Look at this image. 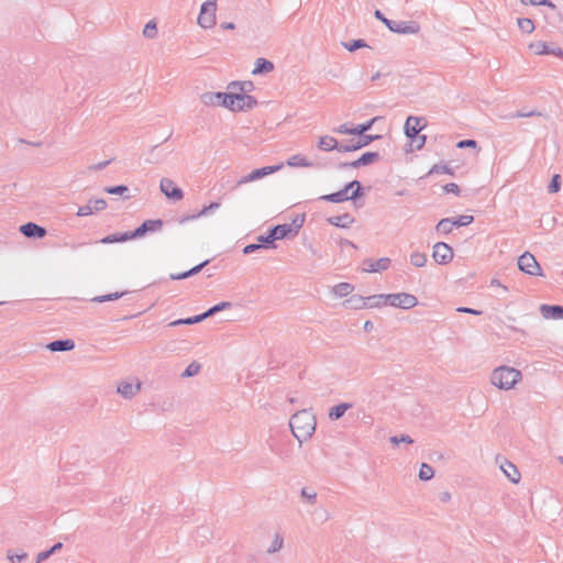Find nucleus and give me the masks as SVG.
Instances as JSON below:
<instances>
[{
  "label": "nucleus",
  "mask_w": 563,
  "mask_h": 563,
  "mask_svg": "<svg viewBox=\"0 0 563 563\" xmlns=\"http://www.w3.org/2000/svg\"><path fill=\"white\" fill-rule=\"evenodd\" d=\"M289 427L294 437L301 443L313 434L316 430V417L309 410H300L291 416Z\"/></svg>",
  "instance_id": "nucleus-1"
},
{
  "label": "nucleus",
  "mask_w": 563,
  "mask_h": 563,
  "mask_svg": "<svg viewBox=\"0 0 563 563\" xmlns=\"http://www.w3.org/2000/svg\"><path fill=\"white\" fill-rule=\"evenodd\" d=\"M521 378L522 374L520 371L509 366H499L493 371L490 383L499 389L509 390L514 388Z\"/></svg>",
  "instance_id": "nucleus-2"
},
{
  "label": "nucleus",
  "mask_w": 563,
  "mask_h": 563,
  "mask_svg": "<svg viewBox=\"0 0 563 563\" xmlns=\"http://www.w3.org/2000/svg\"><path fill=\"white\" fill-rule=\"evenodd\" d=\"M362 196H363V186H362L361 181L354 179V180L347 183L343 187V189H341L336 192L323 195L319 199L328 201V202L341 203L346 200L356 201Z\"/></svg>",
  "instance_id": "nucleus-3"
},
{
  "label": "nucleus",
  "mask_w": 563,
  "mask_h": 563,
  "mask_svg": "<svg viewBox=\"0 0 563 563\" xmlns=\"http://www.w3.org/2000/svg\"><path fill=\"white\" fill-rule=\"evenodd\" d=\"M217 0H207L202 3L198 24L203 29H211L216 25Z\"/></svg>",
  "instance_id": "nucleus-4"
},
{
  "label": "nucleus",
  "mask_w": 563,
  "mask_h": 563,
  "mask_svg": "<svg viewBox=\"0 0 563 563\" xmlns=\"http://www.w3.org/2000/svg\"><path fill=\"white\" fill-rule=\"evenodd\" d=\"M200 100L206 106H220L229 109L232 106V91L229 92H203L200 96Z\"/></svg>",
  "instance_id": "nucleus-5"
},
{
  "label": "nucleus",
  "mask_w": 563,
  "mask_h": 563,
  "mask_svg": "<svg viewBox=\"0 0 563 563\" xmlns=\"http://www.w3.org/2000/svg\"><path fill=\"white\" fill-rule=\"evenodd\" d=\"M257 103L255 97L251 95L232 91V106L229 107V110L233 112L247 111L255 108Z\"/></svg>",
  "instance_id": "nucleus-6"
},
{
  "label": "nucleus",
  "mask_w": 563,
  "mask_h": 563,
  "mask_svg": "<svg viewBox=\"0 0 563 563\" xmlns=\"http://www.w3.org/2000/svg\"><path fill=\"white\" fill-rule=\"evenodd\" d=\"M386 299L388 305L400 309H410L418 305V298L408 292L386 294Z\"/></svg>",
  "instance_id": "nucleus-7"
},
{
  "label": "nucleus",
  "mask_w": 563,
  "mask_h": 563,
  "mask_svg": "<svg viewBox=\"0 0 563 563\" xmlns=\"http://www.w3.org/2000/svg\"><path fill=\"white\" fill-rule=\"evenodd\" d=\"M518 267L521 272L531 276L543 275L540 264L537 262L536 257L529 252H525L521 256H519Z\"/></svg>",
  "instance_id": "nucleus-8"
},
{
  "label": "nucleus",
  "mask_w": 563,
  "mask_h": 563,
  "mask_svg": "<svg viewBox=\"0 0 563 563\" xmlns=\"http://www.w3.org/2000/svg\"><path fill=\"white\" fill-rule=\"evenodd\" d=\"M163 220L161 219H148L145 220L133 231H130L131 238L139 239L144 236L147 233L157 232L163 228Z\"/></svg>",
  "instance_id": "nucleus-9"
},
{
  "label": "nucleus",
  "mask_w": 563,
  "mask_h": 563,
  "mask_svg": "<svg viewBox=\"0 0 563 563\" xmlns=\"http://www.w3.org/2000/svg\"><path fill=\"white\" fill-rule=\"evenodd\" d=\"M283 166H284L283 163H280L278 165H272V166L256 168V169L252 170L250 174H247L246 176L242 177L236 183V186H241L246 183L258 180L267 175L278 172Z\"/></svg>",
  "instance_id": "nucleus-10"
},
{
  "label": "nucleus",
  "mask_w": 563,
  "mask_h": 563,
  "mask_svg": "<svg viewBox=\"0 0 563 563\" xmlns=\"http://www.w3.org/2000/svg\"><path fill=\"white\" fill-rule=\"evenodd\" d=\"M424 118L409 115L405 123V134L415 143L418 136H421L419 133L426 126V123L422 124Z\"/></svg>",
  "instance_id": "nucleus-11"
},
{
  "label": "nucleus",
  "mask_w": 563,
  "mask_h": 563,
  "mask_svg": "<svg viewBox=\"0 0 563 563\" xmlns=\"http://www.w3.org/2000/svg\"><path fill=\"white\" fill-rule=\"evenodd\" d=\"M387 27L389 31L397 34H417L420 31V25L416 21L391 20L387 23Z\"/></svg>",
  "instance_id": "nucleus-12"
},
{
  "label": "nucleus",
  "mask_w": 563,
  "mask_h": 563,
  "mask_svg": "<svg viewBox=\"0 0 563 563\" xmlns=\"http://www.w3.org/2000/svg\"><path fill=\"white\" fill-rule=\"evenodd\" d=\"M453 250L444 242H438L433 246L432 257L435 263L445 265L453 258Z\"/></svg>",
  "instance_id": "nucleus-13"
},
{
  "label": "nucleus",
  "mask_w": 563,
  "mask_h": 563,
  "mask_svg": "<svg viewBox=\"0 0 563 563\" xmlns=\"http://www.w3.org/2000/svg\"><path fill=\"white\" fill-rule=\"evenodd\" d=\"M380 156L378 152H365L357 159L350 163H340L338 168H360L362 166L371 165L377 161H379Z\"/></svg>",
  "instance_id": "nucleus-14"
},
{
  "label": "nucleus",
  "mask_w": 563,
  "mask_h": 563,
  "mask_svg": "<svg viewBox=\"0 0 563 563\" xmlns=\"http://www.w3.org/2000/svg\"><path fill=\"white\" fill-rule=\"evenodd\" d=\"M162 192L172 200H180L184 197L181 188H179L172 179L162 178L159 184Z\"/></svg>",
  "instance_id": "nucleus-15"
},
{
  "label": "nucleus",
  "mask_w": 563,
  "mask_h": 563,
  "mask_svg": "<svg viewBox=\"0 0 563 563\" xmlns=\"http://www.w3.org/2000/svg\"><path fill=\"white\" fill-rule=\"evenodd\" d=\"M107 201L102 198L90 199L87 205L79 207L77 211L78 217H87L95 212L102 211L107 208Z\"/></svg>",
  "instance_id": "nucleus-16"
},
{
  "label": "nucleus",
  "mask_w": 563,
  "mask_h": 563,
  "mask_svg": "<svg viewBox=\"0 0 563 563\" xmlns=\"http://www.w3.org/2000/svg\"><path fill=\"white\" fill-rule=\"evenodd\" d=\"M20 232L29 239H43L47 231L35 222H27L20 227Z\"/></svg>",
  "instance_id": "nucleus-17"
},
{
  "label": "nucleus",
  "mask_w": 563,
  "mask_h": 563,
  "mask_svg": "<svg viewBox=\"0 0 563 563\" xmlns=\"http://www.w3.org/2000/svg\"><path fill=\"white\" fill-rule=\"evenodd\" d=\"M537 55L552 54L563 58V49L560 47L551 48L545 42L537 41L529 46Z\"/></svg>",
  "instance_id": "nucleus-18"
},
{
  "label": "nucleus",
  "mask_w": 563,
  "mask_h": 563,
  "mask_svg": "<svg viewBox=\"0 0 563 563\" xmlns=\"http://www.w3.org/2000/svg\"><path fill=\"white\" fill-rule=\"evenodd\" d=\"M540 312L544 319H563V306L560 305H541Z\"/></svg>",
  "instance_id": "nucleus-19"
},
{
  "label": "nucleus",
  "mask_w": 563,
  "mask_h": 563,
  "mask_svg": "<svg viewBox=\"0 0 563 563\" xmlns=\"http://www.w3.org/2000/svg\"><path fill=\"white\" fill-rule=\"evenodd\" d=\"M46 347L51 352H68L74 350L75 342L71 339H60L49 342Z\"/></svg>",
  "instance_id": "nucleus-20"
},
{
  "label": "nucleus",
  "mask_w": 563,
  "mask_h": 563,
  "mask_svg": "<svg viewBox=\"0 0 563 563\" xmlns=\"http://www.w3.org/2000/svg\"><path fill=\"white\" fill-rule=\"evenodd\" d=\"M500 468L501 471L504 472V474L506 475V477L514 484H517L519 483L520 481V472L519 470L517 468V466L505 460L501 464H500Z\"/></svg>",
  "instance_id": "nucleus-21"
},
{
  "label": "nucleus",
  "mask_w": 563,
  "mask_h": 563,
  "mask_svg": "<svg viewBox=\"0 0 563 563\" xmlns=\"http://www.w3.org/2000/svg\"><path fill=\"white\" fill-rule=\"evenodd\" d=\"M327 221L334 227L345 229L350 228L354 223L355 219L346 212L341 216L330 217Z\"/></svg>",
  "instance_id": "nucleus-22"
},
{
  "label": "nucleus",
  "mask_w": 563,
  "mask_h": 563,
  "mask_svg": "<svg viewBox=\"0 0 563 563\" xmlns=\"http://www.w3.org/2000/svg\"><path fill=\"white\" fill-rule=\"evenodd\" d=\"M318 148L324 152H330L333 150H339V142L336 139L330 135H324L319 137Z\"/></svg>",
  "instance_id": "nucleus-23"
},
{
  "label": "nucleus",
  "mask_w": 563,
  "mask_h": 563,
  "mask_svg": "<svg viewBox=\"0 0 563 563\" xmlns=\"http://www.w3.org/2000/svg\"><path fill=\"white\" fill-rule=\"evenodd\" d=\"M290 227L291 225H288V223L277 224V225L272 227L268 231L276 242L277 240H283V239L287 238L288 235H291Z\"/></svg>",
  "instance_id": "nucleus-24"
},
{
  "label": "nucleus",
  "mask_w": 563,
  "mask_h": 563,
  "mask_svg": "<svg viewBox=\"0 0 563 563\" xmlns=\"http://www.w3.org/2000/svg\"><path fill=\"white\" fill-rule=\"evenodd\" d=\"M132 240L130 231L109 234L100 240L102 244L122 243Z\"/></svg>",
  "instance_id": "nucleus-25"
},
{
  "label": "nucleus",
  "mask_w": 563,
  "mask_h": 563,
  "mask_svg": "<svg viewBox=\"0 0 563 563\" xmlns=\"http://www.w3.org/2000/svg\"><path fill=\"white\" fill-rule=\"evenodd\" d=\"M353 405L351 402H341L333 406L329 411V418L333 421L341 419L345 412L351 409Z\"/></svg>",
  "instance_id": "nucleus-26"
},
{
  "label": "nucleus",
  "mask_w": 563,
  "mask_h": 563,
  "mask_svg": "<svg viewBox=\"0 0 563 563\" xmlns=\"http://www.w3.org/2000/svg\"><path fill=\"white\" fill-rule=\"evenodd\" d=\"M206 320L203 312L194 317L177 319L172 321L168 327H178V325H191Z\"/></svg>",
  "instance_id": "nucleus-27"
},
{
  "label": "nucleus",
  "mask_w": 563,
  "mask_h": 563,
  "mask_svg": "<svg viewBox=\"0 0 563 563\" xmlns=\"http://www.w3.org/2000/svg\"><path fill=\"white\" fill-rule=\"evenodd\" d=\"M139 389L140 384L122 383L118 386V393L128 399L132 398Z\"/></svg>",
  "instance_id": "nucleus-28"
},
{
  "label": "nucleus",
  "mask_w": 563,
  "mask_h": 563,
  "mask_svg": "<svg viewBox=\"0 0 563 563\" xmlns=\"http://www.w3.org/2000/svg\"><path fill=\"white\" fill-rule=\"evenodd\" d=\"M274 69V64L266 59V58H263V57H260L256 59V63H255V68L253 70V74H264V73H269Z\"/></svg>",
  "instance_id": "nucleus-29"
},
{
  "label": "nucleus",
  "mask_w": 563,
  "mask_h": 563,
  "mask_svg": "<svg viewBox=\"0 0 563 563\" xmlns=\"http://www.w3.org/2000/svg\"><path fill=\"white\" fill-rule=\"evenodd\" d=\"M287 165L290 167H311L313 164L309 162L303 155L296 154L287 159Z\"/></svg>",
  "instance_id": "nucleus-30"
},
{
  "label": "nucleus",
  "mask_w": 563,
  "mask_h": 563,
  "mask_svg": "<svg viewBox=\"0 0 563 563\" xmlns=\"http://www.w3.org/2000/svg\"><path fill=\"white\" fill-rule=\"evenodd\" d=\"M365 301H366V308H379V307L388 303V300L386 299L385 294L365 297Z\"/></svg>",
  "instance_id": "nucleus-31"
},
{
  "label": "nucleus",
  "mask_w": 563,
  "mask_h": 563,
  "mask_svg": "<svg viewBox=\"0 0 563 563\" xmlns=\"http://www.w3.org/2000/svg\"><path fill=\"white\" fill-rule=\"evenodd\" d=\"M453 229V218L441 219L435 225V232L438 234H449Z\"/></svg>",
  "instance_id": "nucleus-32"
},
{
  "label": "nucleus",
  "mask_w": 563,
  "mask_h": 563,
  "mask_svg": "<svg viewBox=\"0 0 563 563\" xmlns=\"http://www.w3.org/2000/svg\"><path fill=\"white\" fill-rule=\"evenodd\" d=\"M103 191L109 195L123 196L125 199L130 198V196L128 195L130 189L125 185L107 186L103 188Z\"/></svg>",
  "instance_id": "nucleus-33"
},
{
  "label": "nucleus",
  "mask_w": 563,
  "mask_h": 563,
  "mask_svg": "<svg viewBox=\"0 0 563 563\" xmlns=\"http://www.w3.org/2000/svg\"><path fill=\"white\" fill-rule=\"evenodd\" d=\"M256 240L260 249H276L275 240L273 239L269 231H267L266 234L258 235Z\"/></svg>",
  "instance_id": "nucleus-34"
},
{
  "label": "nucleus",
  "mask_w": 563,
  "mask_h": 563,
  "mask_svg": "<svg viewBox=\"0 0 563 563\" xmlns=\"http://www.w3.org/2000/svg\"><path fill=\"white\" fill-rule=\"evenodd\" d=\"M346 306L351 309H364L366 308L365 297L361 295H352L346 301Z\"/></svg>",
  "instance_id": "nucleus-35"
},
{
  "label": "nucleus",
  "mask_w": 563,
  "mask_h": 563,
  "mask_svg": "<svg viewBox=\"0 0 563 563\" xmlns=\"http://www.w3.org/2000/svg\"><path fill=\"white\" fill-rule=\"evenodd\" d=\"M380 119H382V117H374V118L354 126L353 131H355V135H363L364 133H366L367 131H369L373 128L375 122H377Z\"/></svg>",
  "instance_id": "nucleus-36"
},
{
  "label": "nucleus",
  "mask_w": 563,
  "mask_h": 563,
  "mask_svg": "<svg viewBox=\"0 0 563 563\" xmlns=\"http://www.w3.org/2000/svg\"><path fill=\"white\" fill-rule=\"evenodd\" d=\"M232 307V303L230 301H221L212 307H210L208 310L203 312L205 318H209L214 316L216 313L227 310Z\"/></svg>",
  "instance_id": "nucleus-37"
},
{
  "label": "nucleus",
  "mask_w": 563,
  "mask_h": 563,
  "mask_svg": "<svg viewBox=\"0 0 563 563\" xmlns=\"http://www.w3.org/2000/svg\"><path fill=\"white\" fill-rule=\"evenodd\" d=\"M334 294L339 297H346L352 294L354 290V286L350 283H339L334 286Z\"/></svg>",
  "instance_id": "nucleus-38"
},
{
  "label": "nucleus",
  "mask_w": 563,
  "mask_h": 563,
  "mask_svg": "<svg viewBox=\"0 0 563 563\" xmlns=\"http://www.w3.org/2000/svg\"><path fill=\"white\" fill-rule=\"evenodd\" d=\"M128 291H117L108 295L97 296L92 298L93 302H106V301H112L122 298L124 295H126Z\"/></svg>",
  "instance_id": "nucleus-39"
},
{
  "label": "nucleus",
  "mask_w": 563,
  "mask_h": 563,
  "mask_svg": "<svg viewBox=\"0 0 563 563\" xmlns=\"http://www.w3.org/2000/svg\"><path fill=\"white\" fill-rule=\"evenodd\" d=\"M235 86H239L240 93H246L247 91H251L254 88L252 81H232L231 84H229L228 89L234 90Z\"/></svg>",
  "instance_id": "nucleus-40"
},
{
  "label": "nucleus",
  "mask_w": 563,
  "mask_h": 563,
  "mask_svg": "<svg viewBox=\"0 0 563 563\" xmlns=\"http://www.w3.org/2000/svg\"><path fill=\"white\" fill-rule=\"evenodd\" d=\"M357 136H358L357 143L360 145V148H363V147L369 145L372 142L382 139V135H379V134L364 133L363 135H357Z\"/></svg>",
  "instance_id": "nucleus-41"
},
{
  "label": "nucleus",
  "mask_w": 563,
  "mask_h": 563,
  "mask_svg": "<svg viewBox=\"0 0 563 563\" xmlns=\"http://www.w3.org/2000/svg\"><path fill=\"white\" fill-rule=\"evenodd\" d=\"M434 476L432 466L427 463H422L419 470V478L423 482L430 481Z\"/></svg>",
  "instance_id": "nucleus-42"
},
{
  "label": "nucleus",
  "mask_w": 563,
  "mask_h": 563,
  "mask_svg": "<svg viewBox=\"0 0 563 563\" xmlns=\"http://www.w3.org/2000/svg\"><path fill=\"white\" fill-rule=\"evenodd\" d=\"M410 263L415 267H423L427 263V255L420 252H413L410 255Z\"/></svg>",
  "instance_id": "nucleus-43"
},
{
  "label": "nucleus",
  "mask_w": 563,
  "mask_h": 563,
  "mask_svg": "<svg viewBox=\"0 0 563 563\" xmlns=\"http://www.w3.org/2000/svg\"><path fill=\"white\" fill-rule=\"evenodd\" d=\"M342 44L344 48L347 49L349 52H355L358 48L367 47L366 42L362 38L352 40L350 42H344Z\"/></svg>",
  "instance_id": "nucleus-44"
},
{
  "label": "nucleus",
  "mask_w": 563,
  "mask_h": 563,
  "mask_svg": "<svg viewBox=\"0 0 563 563\" xmlns=\"http://www.w3.org/2000/svg\"><path fill=\"white\" fill-rule=\"evenodd\" d=\"M518 27L523 32V33H532L533 30H534V24L532 22L531 19H528V18H519L518 19Z\"/></svg>",
  "instance_id": "nucleus-45"
},
{
  "label": "nucleus",
  "mask_w": 563,
  "mask_h": 563,
  "mask_svg": "<svg viewBox=\"0 0 563 563\" xmlns=\"http://www.w3.org/2000/svg\"><path fill=\"white\" fill-rule=\"evenodd\" d=\"M358 150H361V148H360V145L357 143V140L356 141L351 140L346 144L342 143V142H339V150H338V152H340V153L355 152V151H358Z\"/></svg>",
  "instance_id": "nucleus-46"
},
{
  "label": "nucleus",
  "mask_w": 563,
  "mask_h": 563,
  "mask_svg": "<svg viewBox=\"0 0 563 563\" xmlns=\"http://www.w3.org/2000/svg\"><path fill=\"white\" fill-rule=\"evenodd\" d=\"M143 35L146 38H155L157 36V25L155 21L151 20L143 29Z\"/></svg>",
  "instance_id": "nucleus-47"
},
{
  "label": "nucleus",
  "mask_w": 563,
  "mask_h": 563,
  "mask_svg": "<svg viewBox=\"0 0 563 563\" xmlns=\"http://www.w3.org/2000/svg\"><path fill=\"white\" fill-rule=\"evenodd\" d=\"M431 174H449V175H454V172L451 167H449L446 164H435L433 165L428 175H431Z\"/></svg>",
  "instance_id": "nucleus-48"
},
{
  "label": "nucleus",
  "mask_w": 563,
  "mask_h": 563,
  "mask_svg": "<svg viewBox=\"0 0 563 563\" xmlns=\"http://www.w3.org/2000/svg\"><path fill=\"white\" fill-rule=\"evenodd\" d=\"M305 223V214H301V216H297L291 223H288V225H291L290 227V232H291V235H297L299 230L302 228Z\"/></svg>",
  "instance_id": "nucleus-49"
},
{
  "label": "nucleus",
  "mask_w": 563,
  "mask_h": 563,
  "mask_svg": "<svg viewBox=\"0 0 563 563\" xmlns=\"http://www.w3.org/2000/svg\"><path fill=\"white\" fill-rule=\"evenodd\" d=\"M201 369V365L198 362H191L186 369L183 372V377H192L197 375Z\"/></svg>",
  "instance_id": "nucleus-50"
},
{
  "label": "nucleus",
  "mask_w": 563,
  "mask_h": 563,
  "mask_svg": "<svg viewBox=\"0 0 563 563\" xmlns=\"http://www.w3.org/2000/svg\"><path fill=\"white\" fill-rule=\"evenodd\" d=\"M474 221V217L473 216H468V214H462L457 218H453V227L455 228H459V227H465V225H468L471 224L472 222Z\"/></svg>",
  "instance_id": "nucleus-51"
},
{
  "label": "nucleus",
  "mask_w": 563,
  "mask_h": 563,
  "mask_svg": "<svg viewBox=\"0 0 563 563\" xmlns=\"http://www.w3.org/2000/svg\"><path fill=\"white\" fill-rule=\"evenodd\" d=\"M561 189V176L559 174L553 175L549 186L548 191L550 194H555Z\"/></svg>",
  "instance_id": "nucleus-52"
},
{
  "label": "nucleus",
  "mask_w": 563,
  "mask_h": 563,
  "mask_svg": "<svg viewBox=\"0 0 563 563\" xmlns=\"http://www.w3.org/2000/svg\"><path fill=\"white\" fill-rule=\"evenodd\" d=\"M390 263V258L388 257H380L377 261H374L375 272H383L388 269Z\"/></svg>",
  "instance_id": "nucleus-53"
},
{
  "label": "nucleus",
  "mask_w": 563,
  "mask_h": 563,
  "mask_svg": "<svg viewBox=\"0 0 563 563\" xmlns=\"http://www.w3.org/2000/svg\"><path fill=\"white\" fill-rule=\"evenodd\" d=\"M389 441L395 445H398L399 443H413L412 438L409 437L408 434L393 435L390 437Z\"/></svg>",
  "instance_id": "nucleus-54"
},
{
  "label": "nucleus",
  "mask_w": 563,
  "mask_h": 563,
  "mask_svg": "<svg viewBox=\"0 0 563 563\" xmlns=\"http://www.w3.org/2000/svg\"><path fill=\"white\" fill-rule=\"evenodd\" d=\"M523 4L530 5H545L554 10L556 5L550 0H520Z\"/></svg>",
  "instance_id": "nucleus-55"
},
{
  "label": "nucleus",
  "mask_w": 563,
  "mask_h": 563,
  "mask_svg": "<svg viewBox=\"0 0 563 563\" xmlns=\"http://www.w3.org/2000/svg\"><path fill=\"white\" fill-rule=\"evenodd\" d=\"M300 496L312 505L317 501V493L307 487L301 489Z\"/></svg>",
  "instance_id": "nucleus-56"
},
{
  "label": "nucleus",
  "mask_w": 563,
  "mask_h": 563,
  "mask_svg": "<svg viewBox=\"0 0 563 563\" xmlns=\"http://www.w3.org/2000/svg\"><path fill=\"white\" fill-rule=\"evenodd\" d=\"M534 115H541V112H538L536 110H532V111H529V112H525L522 110H518L515 113H511V114L507 115L506 118H509V119L530 118V117H534Z\"/></svg>",
  "instance_id": "nucleus-57"
},
{
  "label": "nucleus",
  "mask_w": 563,
  "mask_h": 563,
  "mask_svg": "<svg viewBox=\"0 0 563 563\" xmlns=\"http://www.w3.org/2000/svg\"><path fill=\"white\" fill-rule=\"evenodd\" d=\"M7 558L12 563H15V562L20 563V562L26 560L27 553L22 552L21 554H14L11 550H8L7 551Z\"/></svg>",
  "instance_id": "nucleus-58"
},
{
  "label": "nucleus",
  "mask_w": 563,
  "mask_h": 563,
  "mask_svg": "<svg viewBox=\"0 0 563 563\" xmlns=\"http://www.w3.org/2000/svg\"><path fill=\"white\" fill-rule=\"evenodd\" d=\"M221 206L220 202H217V201H213L211 202L209 206H206L203 207L199 212H198V216L202 217V216H207L213 211H216L217 209H219V207Z\"/></svg>",
  "instance_id": "nucleus-59"
},
{
  "label": "nucleus",
  "mask_w": 563,
  "mask_h": 563,
  "mask_svg": "<svg viewBox=\"0 0 563 563\" xmlns=\"http://www.w3.org/2000/svg\"><path fill=\"white\" fill-rule=\"evenodd\" d=\"M282 547H283V538H280L278 534H276L271 547L267 549V552L275 553V552L279 551L282 549Z\"/></svg>",
  "instance_id": "nucleus-60"
},
{
  "label": "nucleus",
  "mask_w": 563,
  "mask_h": 563,
  "mask_svg": "<svg viewBox=\"0 0 563 563\" xmlns=\"http://www.w3.org/2000/svg\"><path fill=\"white\" fill-rule=\"evenodd\" d=\"M477 146V142L472 139L461 140L456 143L457 148H475Z\"/></svg>",
  "instance_id": "nucleus-61"
},
{
  "label": "nucleus",
  "mask_w": 563,
  "mask_h": 563,
  "mask_svg": "<svg viewBox=\"0 0 563 563\" xmlns=\"http://www.w3.org/2000/svg\"><path fill=\"white\" fill-rule=\"evenodd\" d=\"M209 262H210L209 260H206L202 263H200V264L194 266L192 268L188 269L187 271L188 278L194 276V275H196V274H198V273H200L203 269V267H206L209 264Z\"/></svg>",
  "instance_id": "nucleus-62"
},
{
  "label": "nucleus",
  "mask_w": 563,
  "mask_h": 563,
  "mask_svg": "<svg viewBox=\"0 0 563 563\" xmlns=\"http://www.w3.org/2000/svg\"><path fill=\"white\" fill-rule=\"evenodd\" d=\"M209 262H210L209 260H206L202 263H200V264L194 266L192 268L188 269L187 271L188 278L194 276V275H196V274H198V273H200L203 269V267H206L209 264Z\"/></svg>",
  "instance_id": "nucleus-63"
},
{
  "label": "nucleus",
  "mask_w": 563,
  "mask_h": 563,
  "mask_svg": "<svg viewBox=\"0 0 563 563\" xmlns=\"http://www.w3.org/2000/svg\"><path fill=\"white\" fill-rule=\"evenodd\" d=\"M335 133L355 135L353 128H350L347 123H343L333 130Z\"/></svg>",
  "instance_id": "nucleus-64"
}]
</instances>
